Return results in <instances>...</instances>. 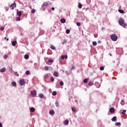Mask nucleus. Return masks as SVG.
<instances>
[{"label":"nucleus","mask_w":127,"mask_h":127,"mask_svg":"<svg viewBox=\"0 0 127 127\" xmlns=\"http://www.w3.org/2000/svg\"><path fill=\"white\" fill-rule=\"evenodd\" d=\"M48 77H49V75H48V74H45V75H44L45 79H48Z\"/></svg>","instance_id":"b1692460"},{"label":"nucleus","mask_w":127,"mask_h":127,"mask_svg":"<svg viewBox=\"0 0 127 127\" xmlns=\"http://www.w3.org/2000/svg\"><path fill=\"white\" fill-rule=\"evenodd\" d=\"M55 105H56V107H59V103H58V101H56V102L55 103Z\"/></svg>","instance_id":"bb28decb"},{"label":"nucleus","mask_w":127,"mask_h":127,"mask_svg":"<svg viewBox=\"0 0 127 127\" xmlns=\"http://www.w3.org/2000/svg\"><path fill=\"white\" fill-rule=\"evenodd\" d=\"M122 102H124V100H122Z\"/></svg>","instance_id":"603ef678"},{"label":"nucleus","mask_w":127,"mask_h":127,"mask_svg":"<svg viewBox=\"0 0 127 127\" xmlns=\"http://www.w3.org/2000/svg\"><path fill=\"white\" fill-rule=\"evenodd\" d=\"M19 84L20 86H23V85H25V81L24 79H21L19 80Z\"/></svg>","instance_id":"20e7f679"},{"label":"nucleus","mask_w":127,"mask_h":127,"mask_svg":"<svg viewBox=\"0 0 127 127\" xmlns=\"http://www.w3.org/2000/svg\"><path fill=\"white\" fill-rule=\"evenodd\" d=\"M9 7L10 9H12V10L14 9V8L16 7V3H15V2H14L11 5H10Z\"/></svg>","instance_id":"7ed1b4c3"},{"label":"nucleus","mask_w":127,"mask_h":127,"mask_svg":"<svg viewBox=\"0 0 127 127\" xmlns=\"http://www.w3.org/2000/svg\"><path fill=\"white\" fill-rule=\"evenodd\" d=\"M67 58H68V56H67V55L62 56V59H63V60L67 59Z\"/></svg>","instance_id":"f8f14e48"},{"label":"nucleus","mask_w":127,"mask_h":127,"mask_svg":"<svg viewBox=\"0 0 127 127\" xmlns=\"http://www.w3.org/2000/svg\"><path fill=\"white\" fill-rule=\"evenodd\" d=\"M16 20H17V21H19L20 20V16L17 17L16 18Z\"/></svg>","instance_id":"f704fd0d"},{"label":"nucleus","mask_w":127,"mask_h":127,"mask_svg":"<svg viewBox=\"0 0 127 127\" xmlns=\"http://www.w3.org/2000/svg\"><path fill=\"white\" fill-rule=\"evenodd\" d=\"M76 25H77V26H81V23H80V22H77V23H76Z\"/></svg>","instance_id":"473e14b6"},{"label":"nucleus","mask_w":127,"mask_h":127,"mask_svg":"<svg viewBox=\"0 0 127 127\" xmlns=\"http://www.w3.org/2000/svg\"><path fill=\"white\" fill-rule=\"evenodd\" d=\"M50 115H54L55 114V112H54V110H51L49 112Z\"/></svg>","instance_id":"ddd939ff"},{"label":"nucleus","mask_w":127,"mask_h":127,"mask_svg":"<svg viewBox=\"0 0 127 127\" xmlns=\"http://www.w3.org/2000/svg\"><path fill=\"white\" fill-rule=\"evenodd\" d=\"M43 97H44V95H43V94H40L39 95V97L41 98V99H42V98H43Z\"/></svg>","instance_id":"2f4dec72"},{"label":"nucleus","mask_w":127,"mask_h":127,"mask_svg":"<svg viewBox=\"0 0 127 127\" xmlns=\"http://www.w3.org/2000/svg\"><path fill=\"white\" fill-rule=\"evenodd\" d=\"M16 41H14L12 42L11 44L12 45V46H15V45H16Z\"/></svg>","instance_id":"4468645a"},{"label":"nucleus","mask_w":127,"mask_h":127,"mask_svg":"<svg viewBox=\"0 0 127 127\" xmlns=\"http://www.w3.org/2000/svg\"><path fill=\"white\" fill-rule=\"evenodd\" d=\"M110 38L112 41H117L118 40V36L116 34L111 35Z\"/></svg>","instance_id":"f03ea898"},{"label":"nucleus","mask_w":127,"mask_h":127,"mask_svg":"<svg viewBox=\"0 0 127 127\" xmlns=\"http://www.w3.org/2000/svg\"><path fill=\"white\" fill-rule=\"evenodd\" d=\"M110 113H112V114H114V113H115V108H111L110 109Z\"/></svg>","instance_id":"423d86ee"},{"label":"nucleus","mask_w":127,"mask_h":127,"mask_svg":"<svg viewBox=\"0 0 127 127\" xmlns=\"http://www.w3.org/2000/svg\"><path fill=\"white\" fill-rule=\"evenodd\" d=\"M53 75L55 77H58L59 76V74H58V72H55L54 73H53Z\"/></svg>","instance_id":"f3484780"},{"label":"nucleus","mask_w":127,"mask_h":127,"mask_svg":"<svg viewBox=\"0 0 127 127\" xmlns=\"http://www.w3.org/2000/svg\"><path fill=\"white\" fill-rule=\"evenodd\" d=\"M71 110H72V112H76V109L75 108H74L73 107L71 108Z\"/></svg>","instance_id":"a19ab883"},{"label":"nucleus","mask_w":127,"mask_h":127,"mask_svg":"<svg viewBox=\"0 0 127 127\" xmlns=\"http://www.w3.org/2000/svg\"><path fill=\"white\" fill-rule=\"evenodd\" d=\"M44 69L46 71H48V70H49V66H45Z\"/></svg>","instance_id":"a878e982"},{"label":"nucleus","mask_w":127,"mask_h":127,"mask_svg":"<svg viewBox=\"0 0 127 127\" xmlns=\"http://www.w3.org/2000/svg\"><path fill=\"white\" fill-rule=\"evenodd\" d=\"M82 6H83V5L81 4V3H79L78 7L81 9L82 8Z\"/></svg>","instance_id":"c85d7f7f"},{"label":"nucleus","mask_w":127,"mask_h":127,"mask_svg":"<svg viewBox=\"0 0 127 127\" xmlns=\"http://www.w3.org/2000/svg\"><path fill=\"white\" fill-rule=\"evenodd\" d=\"M50 80L51 81V82H54V77H51Z\"/></svg>","instance_id":"72a5a7b5"},{"label":"nucleus","mask_w":127,"mask_h":127,"mask_svg":"<svg viewBox=\"0 0 127 127\" xmlns=\"http://www.w3.org/2000/svg\"><path fill=\"white\" fill-rule=\"evenodd\" d=\"M4 39H6L7 40V41H8V38H6V37H4Z\"/></svg>","instance_id":"49530a36"},{"label":"nucleus","mask_w":127,"mask_h":127,"mask_svg":"<svg viewBox=\"0 0 127 127\" xmlns=\"http://www.w3.org/2000/svg\"><path fill=\"white\" fill-rule=\"evenodd\" d=\"M32 13H34L35 12V9H33L31 10Z\"/></svg>","instance_id":"79ce46f5"},{"label":"nucleus","mask_w":127,"mask_h":127,"mask_svg":"<svg viewBox=\"0 0 127 127\" xmlns=\"http://www.w3.org/2000/svg\"><path fill=\"white\" fill-rule=\"evenodd\" d=\"M65 33H66V34H69V33H70V30L67 29V30L65 31Z\"/></svg>","instance_id":"cd10ccee"},{"label":"nucleus","mask_w":127,"mask_h":127,"mask_svg":"<svg viewBox=\"0 0 127 127\" xmlns=\"http://www.w3.org/2000/svg\"><path fill=\"white\" fill-rule=\"evenodd\" d=\"M120 125H121V123L120 122H117L115 123V125L116 126H120Z\"/></svg>","instance_id":"4c0bfd02"},{"label":"nucleus","mask_w":127,"mask_h":127,"mask_svg":"<svg viewBox=\"0 0 127 127\" xmlns=\"http://www.w3.org/2000/svg\"><path fill=\"white\" fill-rule=\"evenodd\" d=\"M29 74H30V71H29V70H27L26 71V75H29Z\"/></svg>","instance_id":"7c9ffc66"},{"label":"nucleus","mask_w":127,"mask_h":127,"mask_svg":"<svg viewBox=\"0 0 127 127\" xmlns=\"http://www.w3.org/2000/svg\"><path fill=\"white\" fill-rule=\"evenodd\" d=\"M64 124L65 126H68V125L69 124V121L68 120L64 121Z\"/></svg>","instance_id":"1a4fd4ad"},{"label":"nucleus","mask_w":127,"mask_h":127,"mask_svg":"<svg viewBox=\"0 0 127 127\" xmlns=\"http://www.w3.org/2000/svg\"><path fill=\"white\" fill-rule=\"evenodd\" d=\"M92 45H93L94 46H97V42H93L92 43Z\"/></svg>","instance_id":"c756f323"},{"label":"nucleus","mask_w":127,"mask_h":127,"mask_svg":"<svg viewBox=\"0 0 127 127\" xmlns=\"http://www.w3.org/2000/svg\"><path fill=\"white\" fill-rule=\"evenodd\" d=\"M30 112H31L32 113H34V112H35V109L33 107H31L30 109Z\"/></svg>","instance_id":"6e6552de"},{"label":"nucleus","mask_w":127,"mask_h":127,"mask_svg":"<svg viewBox=\"0 0 127 127\" xmlns=\"http://www.w3.org/2000/svg\"><path fill=\"white\" fill-rule=\"evenodd\" d=\"M61 22H62V23H65V22H66V20L64 18H62L61 19Z\"/></svg>","instance_id":"9b49d317"},{"label":"nucleus","mask_w":127,"mask_h":127,"mask_svg":"<svg viewBox=\"0 0 127 127\" xmlns=\"http://www.w3.org/2000/svg\"><path fill=\"white\" fill-rule=\"evenodd\" d=\"M74 69H75V66H72L71 68V70H74Z\"/></svg>","instance_id":"de8ad7c7"},{"label":"nucleus","mask_w":127,"mask_h":127,"mask_svg":"<svg viewBox=\"0 0 127 127\" xmlns=\"http://www.w3.org/2000/svg\"><path fill=\"white\" fill-rule=\"evenodd\" d=\"M60 84L61 86H63V85H64V82H63V81H61Z\"/></svg>","instance_id":"c9c22d12"},{"label":"nucleus","mask_w":127,"mask_h":127,"mask_svg":"<svg viewBox=\"0 0 127 127\" xmlns=\"http://www.w3.org/2000/svg\"><path fill=\"white\" fill-rule=\"evenodd\" d=\"M53 96H56L57 95V92L56 91H53L52 93Z\"/></svg>","instance_id":"393cba45"},{"label":"nucleus","mask_w":127,"mask_h":127,"mask_svg":"<svg viewBox=\"0 0 127 127\" xmlns=\"http://www.w3.org/2000/svg\"><path fill=\"white\" fill-rule=\"evenodd\" d=\"M5 70V68H2L0 69V72H1V73H3V72H4Z\"/></svg>","instance_id":"6ab92c4d"},{"label":"nucleus","mask_w":127,"mask_h":127,"mask_svg":"<svg viewBox=\"0 0 127 127\" xmlns=\"http://www.w3.org/2000/svg\"><path fill=\"white\" fill-rule=\"evenodd\" d=\"M126 112H127V110H123V112H122V115H126Z\"/></svg>","instance_id":"58836bf2"},{"label":"nucleus","mask_w":127,"mask_h":127,"mask_svg":"<svg viewBox=\"0 0 127 127\" xmlns=\"http://www.w3.org/2000/svg\"><path fill=\"white\" fill-rule=\"evenodd\" d=\"M17 14L18 15V16H21L22 13L20 11H18V10H17Z\"/></svg>","instance_id":"0eeeda50"},{"label":"nucleus","mask_w":127,"mask_h":127,"mask_svg":"<svg viewBox=\"0 0 127 127\" xmlns=\"http://www.w3.org/2000/svg\"><path fill=\"white\" fill-rule=\"evenodd\" d=\"M104 66H101V67H100V70L101 71H103V70H104Z\"/></svg>","instance_id":"e433bc0d"},{"label":"nucleus","mask_w":127,"mask_h":127,"mask_svg":"<svg viewBox=\"0 0 127 127\" xmlns=\"http://www.w3.org/2000/svg\"><path fill=\"white\" fill-rule=\"evenodd\" d=\"M36 91H31V95L32 96V97H36Z\"/></svg>","instance_id":"39448f33"},{"label":"nucleus","mask_w":127,"mask_h":127,"mask_svg":"<svg viewBox=\"0 0 127 127\" xmlns=\"http://www.w3.org/2000/svg\"><path fill=\"white\" fill-rule=\"evenodd\" d=\"M55 9V8H54V7H52V10H54Z\"/></svg>","instance_id":"09e8293b"},{"label":"nucleus","mask_w":127,"mask_h":127,"mask_svg":"<svg viewBox=\"0 0 127 127\" xmlns=\"http://www.w3.org/2000/svg\"><path fill=\"white\" fill-rule=\"evenodd\" d=\"M12 86H13V87H16V82H15V81H13L11 83Z\"/></svg>","instance_id":"a211bd4d"},{"label":"nucleus","mask_w":127,"mask_h":127,"mask_svg":"<svg viewBox=\"0 0 127 127\" xmlns=\"http://www.w3.org/2000/svg\"><path fill=\"white\" fill-rule=\"evenodd\" d=\"M4 58L5 59H6V58H7V55H5V56H4Z\"/></svg>","instance_id":"c03bdc74"},{"label":"nucleus","mask_w":127,"mask_h":127,"mask_svg":"<svg viewBox=\"0 0 127 127\" xmlns=\"http://www.w3.org/2000/svg\"><path fill=\"white\" fill-rule=\"evenodd\" d=\"M88 80H89V78H85L83 80V82L85 83V84H86V83H88Z\"/></svg>","instance_id":"aec40b11"},{"label":"nucleus","mask_w":127,"mask_h":127,"mask_svg":"<svg viewBox=\"0 0 127 127\" xmlns=\"http://www.w3.org/2000/svg\"><path fill=\"white\" fill-rule=\"evenodd\" d=\"M0 30H2V31L4 30V27H1L0 28Z\"/></svg>","instance_id":"37998d69"},{"label":"nucleus","mask_w":127,"mask_h":127,"mask_svg":"<svg viewBox=\"0 0 127 127\" xmlns=\"http://www.w3.org/2000/svg\"><path fill=\"white\" fill-rule=\"evenodd\" d=\"M88 85L89 86H92L93 85V82L92 81L89 82Z\"/></svg>","instance_id":"ea45409f"},{"label":"nucleus","mask_w":127,"mask_h":127,"mask_svg":"<svg viewBox=\"0 0 127 127\" xmlns=\"http://www.w3.org/2000/svg\"><path fill=\"white\" fill-rule=\"evenodd\" d=\"M98 43H101V41H99L98 42Z\"/></svg>","instance_id":"8fccbe9b"},{"label":"nucleus","mask_w":127,"mask_h":127,"mask_svg":"<svg viewBox=\"0 0 127 127\" xmlns=\"http://www.w3.org/2000/svg\"><path fill=\"white\" fill-rule=\"evenodd\" d=\"M50 48L53 50H55V49H56V48H55V46H54L53 45H51Z\"/></svg>","instance_id":"dca6fc26"},{"label":"nucleus","mask_w":127,"mask_h":127,"mask_svg":"<svg viewBox=\"0 0 127 127\" xmlns=\"http://www.w3.org/2000/svg\"><path fill=\"white\" fill-rule=\"evenodd\" d=\"M118 11L120 13H125V12L123 10H122V9H119Z\"/></svg>","instance_id":"5701e85b"},{"label":"nucleus","mask_w":127,"mask_h":127,"mask_svg":"<svg viewBox=\"0 0 127 127\" xmlns=\"http://www.w3.org/2000/svg\"><path fill=\"white\" fill-rule=\"evenodd\" d=\"M119 23L120 25H121V26H123V27H126L127 26V24L125 23V20L123 19L122 18H120L119 20Z\"/></svg>","instance_id":"f257e3e1"},{"label":"nucleus","mask_w":127,"mask_h":127,"mask_svg":"<svg viewBox=\"0 0 127 127\" xmlns=\"http://www.w3.org/2000/svg\"><path fill=\"white\" fill-rule=\"evenodd\" d=\"M24 58L25 59H28V58H29V56H28V55L26 54L24 56Z\"/></svg>","instance_id":"412c9836"},{"label":"nucleus","mask_w":127,"mask_h":127,"mask_svg":"<svg viewBox=\"0 0 127 127\" xmlns=\"http://www.w3.org/2000/svg\"><path fill=\"white\" fill-rule=\"evenodd\" d=\"M15 75H16V76H18V73H17V72H15Z\"/></svg>","instance_id":"a18cd8bd"},{"label":"nucleus","mask_w":127,"mask_h":127,"mask_svg":"<svg viewBox=\"0 0 127 127\" xmlns=\"http://www.w3.org/2000/svg\"><path fill=\"white\" fill-rule=\"evenodd\" d=\"M53 63V62H54V61H53V60L52 59H50L48 61V63Z\"/></svg>","instance_id":"4be33fe9"},{"label":"nucleus","mask_w":127,"mask_h":127,"mask_svg":"<svg viewBox=\"0 0 127 127\" xmlns=\"http://www.w3.org/2000/svg\"><path fill=\"white\" fill-rule=\"evenodd\" d=\"M44 5H45L46 6H47V5H48V3L46 2H44V3L42 5V7H44Z\"/></svg>","instance_id":"9d476101"},{"label":"nucleus","mask_w":127,"mask_h":127,"mask_svg":"<svg viewBox=\"0 0 127 127\" xmlns=\"http://www.w3.org/2000/svg\"><path fill=\"white\" fill-rule=\"evenodd\" d=\"M0 127H1V123H0Z\"/></svg>","instance_id":"3c124183"},{"label":"nucleus","mask_w":127,"mask_h":127,"mask_svg":"<svg viewBox=\"0 0 127 127\" xmlns=\"http://www.w3.org/2000/svg\"><path fill=\"white\" fill-rule=\"evenodd\" d=\"M112 122H117V117L115 116L112 119Z\"/></svg>","instance_id":"2eb2a0df"}]
</instances>
